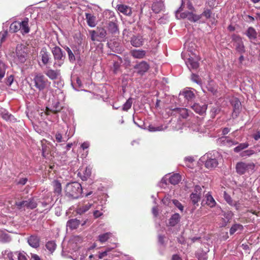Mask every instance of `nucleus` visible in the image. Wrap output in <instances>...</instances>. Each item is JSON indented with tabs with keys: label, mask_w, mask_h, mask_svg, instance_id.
Returning a JSON list of instances; mask_svg holds the SVG:
<instances>
[{
	"label": "nucleus",
	"mask_w": 260,
	"mask_h": 260,
	"mask_svg": "<svg viewBox=\"0 0 260 260\" xmlns=\"http://www.w3.org/2000/svg\"><path fill=\"white\" fill-rule=\"evenodd\" d=\"M220 111V109L217 107H213L211 110V114L212 117H214L217 113Z\"/></svg>",
	"instance_id": "052dcab7"
},
{
	"label": "nucleus",
	"mask_w": 260,
	"mask_h": 260,
	"mask_svg": "<svg viewBox=\"0 0 260 260\" xmlns=\"http://www.w3.org/2000/svg\"><path fill=\"white\" fill-rule=\"evenodd\" d=\"M223 217H222L219 223V226L221 228L225 227L227 225L228 223L232 219L233 214L231 212H224L223 215Z\"/></svg>",
	"instance_id": "6ab92c4d"
},
{
	"label": "nucleus",
	"mask_w": 260,
	"mask_h": 260,
	"mask_svg": "<svg viewBox=\"0 0 260 260\" xmlns=\"http://www.w3.org/2000/svg\"><path fill=\"white\" fill-rule=\"evenodd\" d=\"M98 39L101 40V41H104L106 38L107 35L106 30L103 27L97 28Z\"/></svg>",
	"instance_id": "72a5a7b5"
},
{
	"label": "nucleus",
	"mask_w": 260,
	"mask_h": 260,
	"mask_svg": "<svg viewBox=\"0 0 260 260\" xmlns=\"http://www.w3.org/2000/svg\"><path fill=\"white\" fill-rule=\"evenodd\" d=\"M71 136H69V135L67 137V138L66 140H63V138H62V135L60 133H57L55 135V139H56V140L57 142H66L67 141V140H68L69 139V138L71 137Z\"/></svg>",
	"instance_id": "3c124183"
},
{
	"label": "nucleus",
	"mask_w": 260,
	"mask_h": 260,
	"mask_svg": "<svg viewBox=\"0 0 260 260\" xmlns=\"http://www.w3.org/2000/svg\"><path fill=\"white\" fill-rule=\"evenodd\" d=\"M179 112L180 116L183 118H186L189 116L188 110L186 108L179 109Z\"/></svg>",
	"instance_id": "8fccbe9b"
},
{
	"label": "nucleus",
	"mask_w": 260,
	"mask_h": 260,
	"mask_svg": "<svg viewBox=\"0 0 260 260\" xmlns=\"http://www.w3.org/2000/svg\"><path fill=\"white\" fill-rule=\"evenodd\" d=\"M182 10V6L176 11V17L178 19L187 18L191 22H196L201 19V15L195 14L192 12H185L180 13L179 17V13Z\"/></svg>",
	"instance_id": "39448f33"
},
{
	"label": "nucleus",
	"mask_w": 260,
	"mask_h": 260,
	"mask_svg": "<svg viewBox=\"0 0 260 260\" xmlns=\"http://www.w3.org/2000/svg\"><path fill=\"white\" fill-rule=\"evenodd\" d=\"M245 35L250 40H254L256 38L257 32L255 29L252 27L248 28Z\"/></svg>",
	"instance_id": "7c9ffc66"
},
{
	"label": "nucleus",
	"mask_w": 260,
	"mask_h": 260,
	"mask_svg": "<svg viewBox=\"0 0 260 260\" xmlns=\"http://www.w3.org/2000/svg\"><path fill=\"white\" fill-rule=\"evenodd\" d=\"M232 41L233 42V45L238 52L243 54L245 52L243 42L239 36L234 35L232 36Z\"/></svg>",
	"instance_id": "0eeeda50"
},
{
	"label": "nucleus",
	"mask_w": 260,
	"mask_h": 260,
	"mask_svg": "<svg viewBox=\"0 0 260 260\" xmlns=\"http://www.w3.org/2000/svg\"><path fill=\"white\" fill-rule=\"evenodd\" d=\"M25 49V47L22 45H18L16 47L17 57L21 63H23L26 60L27 53Z\"/></svg>",
	"instance_id": "9b49d317"
},
{
	"label": "nucleus",
	"mask_w": 260,
	"mask_h": 260,
	"mask_svg": "<svg viewBox=\"0 0 260 260\" xmlns=\"http://www.w3.org/2000/svg\"><path fill=\"white\" fill-rule=\"evenodd\" d=\"M15 206L19 210L24 209L25 208L33 209L37 207V203L34 198H30L28 200L16 202Z\"/></svg>",
	"instance_id": "423d86ee"
},
{
	"label": "nucleus",
	"mask_w": 260,
	"mask_h": 260,
	"mask_svg": "<svg viewBox=\"0 0 260 260\" xmlns=\"http://www.w3.org/2000/svg\"><path fill=\"white\" fill-rule=\"evenodd\" d=\"M131 55L135 58L141 59L146 55V51L143 50L134 49L131 51Z\"/></svg>",
	"instance_id": "bb28decb"
},
{
	"label": "nucleus",
	"mask_w": 260,
	"mask_h": 260,
	"mask_svg": "<svg viewBox=\"0 0 260 260\" xmlns=\"http://www.w3.org/2000/svg\"><path fill=\"white\" fill-rule=\"evenodd\" d=\"M180 219V215L178 213H175L170 218L169 224L171 226H175L179 222Z\"/></svg>",
	"instance_id": "2f4dec72"
},
{
	"label": "nucleus",
	"mask_w": 260,
	"mask_h": 260,
	"mask_svg": "<svg viewBox=\"0 0 260 260\" xmlns=\"http://www.w3.org/2000/svg\"><path fill=\"white\" fill-rule=\"evenodd\" d=\"M81 185L77 182L70 183L67 184L65 192L67 196L73 198H78L82 193Z\"/></svg>",
	"instance_id": "f257e3e1"
},
{
	"label": "nucleus",
	"mask_w": 260,
	"mask_h": 260,
	"mask_svg": "<svg viewBox=\"0 0 260 260\" xmlns=\"http://www.w3.org/2000/svg\"><path fill=\"white\" fill-rule=\"evenodd\" d=\"M223 197L226 202L230 205H232L233 201L231 196L228 194L225 191H224Z\"/></svg>",
	"instance_id": "4d7b16f0"
},
{
	"label": "nucleus",
	"mask_w": 260,
	"mask_h": 260,
	"mask_svg": "<svg viewBox=\"0 0 260 260\" xmlns=\"http://www.w3.org/2000/svg\"><path fill=\"white\" fill-rule=\"evenodd\" d=\"M104 17L106 20H108V22H109V21H114L117 20L114 13L110 10H106L104 12Z\"/></svg>",
	"instance_id": "c756f323"
},
{
	"label": "nucleus",
	"mask_w": 260,
	"mask_h": 260,
	"mask_svg": "<svg viewBox=\"0 0 260 260\" xmlns=\"http://www.w3.org/2000/svg\"><path fill=\"white\" fill-rule=\"evenodd\" d=\"M133 104V100L132 98H129L126 102L123 104L122 107V110L127 111L132 107Z\"/></svg>",
	"instance_id": "37998d69"
},
{
	"label": "nucleus",
	"mask_w": 260,
	"mask_h": 260,
	"mask_svg": "<svg viewBox=\"0 0 260 260\" xmlns=\"http://www.w3.org/2000/svg\"><path fill=\"white\" fill-rule=\"evenodd\" d=\"M181 180V176L178 174H175L169 178V182L173 185L178 184Z\"/></svg>",
	"instance_id": "e433bc0d"
},
{
	"label": "nucleus",
	"mask_w": 260,
	"mask_h": 260,
	"mask_svg": "<svg viewBox=\"0 0 260 260\" xmlns=\"http://www.w3.org/2000/svg\"><path fill=\"white\" fill-rule=\"evenodd\" d=\"M61 108H62V107L60 105V103L58 101H55L52 103L51 107H46V112H45L46 114L49 115L50 112H52L55 113H57L61 110Z\"/></svg>",
	"instance_id": "f3484780"
},
{
	"label": "nucleus",
	"mask_w": 260,
	"mask_h": 260,
	"mask_svg": "<svg viewBox=\"0 0 260 260\" xmlns=\"http://www.w3.org/2000/svg\"><path fill=\"white\" fill-rule=\"evenodd\" d=\"M255 165L253 162L246 163L238 162L236 166V172L240 175H243L245 173H253L254 171Z\"/></svg>",
	"instance_id": "20e7f679"
},
{
	"label": "nucleus",
	"mask_w": 260,
	"mask_h": 260,
	"mask_svg": "<svg viewBox=\"0 0 260 260\" xmlns=\"http://www.w3.org/2000/svg\"><path fill=\"white\" fill-rule=\"evenodd\" d=\"M173 204L181 211L183 212L184 210V206L182 204L177 200H173L172 201Z\"/></svg>",
	"instance_id": "603ef678"
},
{
	"label": "nucleus",
	"mask_w": 260,
	"mask_h": 260,
	"mask_svg": "<svg viewBox=\"0 0 260 260\" xmlns=\"http://www.w3.org/2000/svg\"><path fill=\"white\" fill-rule=\"evenodd\" d=\"M111 236L112 233L110 232L102 234L98 236V240L101 243H104L106 242Z\"/></svg>",
	"instance_id": "58836bf2"
},
{
	"label": "nucleus",
	"mask_w": 260,
	"mask_h": 260,
	"mask_svg": "<svg viewBox=\"0 0 260 260\" xmlns=\"http://www.w3.org/2000/svg\"><path fill=\"white\" fill-rule=\"evenodd\" d=\"M231 104L233 107L232 116L233 118L236 117L241 108V103L238 98H233L231 100Z\"/></svg>",
	"instance_id": "f8f14e48"
},
{
	"label": "nucleus",
	"mask_w": 260,
	"mask_h": 260,
	"mask_svg": "<svg viewBox=\"0 0 260 260\" xmlns=\"http://www.w3.org/2000/svg\"><path fill=\"white\" fill-rule=\"evenodd\" d=\"M0 115L6 120L13 121L15 120L14 116L10 114L5 109L0 107Z\"/></svg>",
	"instance_id": "aec40b11"
},
{
	"label": "nucleus",
	"mask_w": 260,
	"mask_h": 260,
	"mask_svg": "<svg viewBox=\"0 0 260 260\" xmlns=\"http://www.w3.org/2000/svg\"><path fill=\"white\" fill-rule=\"evenodd\" d=\"M15 255L18 260H27L25 253L15 252Z\"/></svg>",
	"instance_id": "864d4df0"
},
{
	"label": "nucleus",
	"mask_w": 260,
	"mask_h": 260,
	"mask_svg": "<svg viewBox=\"0 0 260 260\" xmlns=\"http://www.w3.org/2000/svg\"><path fill=\"white\" fill-rule=\"evenodd\" d=\"M51 51L54 59V66L60 67L64 63L66 58V54L62 49L57 46L51 48Z\"/></svg>",
	"instance_id": "7ed1b4c3"
},
{
	"label": "nucleus",
	"mask_w": 260,
	"mask_h": 260,
	"mask_svg": "<svg viewBox=\"0 0 260 260\" xmlns=\"http://www.w3.org/2000/svg\"><path fill=\"white\" fill-rule=\"evenodd\" d=\"M13 81V76H10L7 80L6 84L8 86H10L12 82Z\"/></svg>",
	"instance_id": "338daca9"
},
{
	"label": "nucleus",
	"mask_w": 260,
	"mask_h": 260,
	"mask_svg": "<svg viewBox=\"0 0 260 260\" xmlns=\"http://www.w3.org/2000/svg\"><path fill=\"white\" fill-rule=\"evenodd\" d=\"M7 35V31H1L0 32V39H1V42H3L5 40Z\"/></svg>",
	"instance_id": "e2e57ef3"
},
{
	"label": "nucleus",
	"mask_w": 260,
	"mask_h": 260,
	"mask_svg": "<svg viewBox=\"0 0 260 260\" xmlns=\"http://www.w3.org/2000/svg\"><path fill=\"white\" fill-rule=\"evenodd\" d=\"M211 11L210 10L206 9L200 15H201V18L204 16L206 19H209L211 17Z\"/></svg>",
	"instance_id": "6e6d98bb"
},
{
	"label": "nucleus",
	"mask_w": 260,
	"mask_h": 260,
	"mask_svg": "<svg viewBox=\"0 0 260 260\" xmlns=\"http://www.w3.org/2000/svg\"><path fill=\"white\" fill-rule=\"evenodd\" d=\"M218 165L217 160L215 158H208L205 162V167L209 169H212L216 168Z\"/></svg>",
	"instance_id": "c85d7f7f"
},
{
	"label": "nucleus",
	"mask_w": 260,
	"mask_h": 260,
	"mask_svg": "<svg viewBox=\"0 0 260 260\" xmlns=\"http://www.w3.org/2000/svg\"><path fill=\"white\" fill-rule=\"evenodd\" d=\"M190 198L192 204L195 205L200 200L201 196L198 193L192 192L190 194Z\"/></svg>",
	"instance_id": "ea45409f"
},
{
	"label": "nucleus",
	"mask_w": 260,
	"mask_h": 260,
	"mask_svg": "<svg viewBox=\"0 0 260 260\" xmlns=\"http://www.w3.org/2000/svg\"><path fill=\"white\" fill-rule=\"evenodd\" d=\"M21 29V25L19 21H14L10 26V31L16 32Z\"/></svg>",
	"instance_id": "f704fd0d"
},
{
	"label": "nucleus",
	"mask_w": 260,
	"mask_h": 260,
	"mask_svg": "<svg viewBox=\"0 0 260 260\" xmlns=\"http://www.w3.org/2000/svg\"><path fill=\"white\" fill-rule=\"evenodd\" d=\"M89 33L91 36V39L92 41H97L99 42L101 41L100 39H99L98 36H97L98 30H91L89 31Z\"/></svg>",
	"instance_id": "de8ad7c7"
},
{
	"label": "nucleus",
	"mask_w": 260,
	"mask_h": 260,
	"mask_svg": "<svg viewBox=\"0 0 260 260\" xmlns=\"http://www.w3.org/2000/svg\"><path fill=\"white\" fill-rule=\"evenodd\" d=\"M248 146L249 144L248 143H240L238 145V146H237L234 149V151L235 152H239L241 150L247 148L248 147Z\"/></svg>",
	"instance_id": "79ce46f5"
},
{
	"label": "nucleus",
	"mask_w": 260,
	"mask_h": 260,
	"mask_svg": "<svg viewBox=\"0 0 260 260\" xmlns=\"http://www.w3.org/2000/svg\"><path fill=\"white\" fill-rule=\"evenodd\" d=\"M27 180V178H21L19 179L18 180H16V183L17 185H24L26 183Z\"/></svg>",
	"instance_id": "bf43d9fd"
},
{
	"label": "nucleus",
	"mask_w": 260,
	"mask_h": 260,
	"mask_svg": "<svg viewBox=\"0 0 260 260\" xmlns=\"http://www.w3.org/2000/svg\"><path fill=\"white\" fill-rule=\"evenodd\" d=\"M131 43L135 47H140L144 44V39L140 35L134 36L131 38Z\"/></svg>",
	"instance_id": "a211bd4d"
},
{
	"label": "nucleus",
	"mask_w": 260,
	"mask_h": 260,
	"mask_svg": "<svg viewBox=\"0 0 260 260\" xmlns=\"http://www.w3.org/2000/svg\"><path fill=\"white\" fill-rule=\"evenodd\" d=\"M194 193H198L200 194H202L201 192H202V188L199 185H196L194 187Z\"/></svg>",
	"instance_id": "69168bd1"
},
{
	"label": "nucleus",
	"mask_w": 260,
	"mask_h": 260,
	"mask_svg": "<svg viewBox=\"0 0 260 260\" xmlns=\"http://www.w3.org/2000/svg\"><path fill=\"white\" fill-rule=\"evenodd\" d=\"M189 106L197 113L200 115L204 114L207 110V106L205 104L200 105L198 103H190Z\"/></svg>",
	"instance_id": "4468645a"
},
{
	"label": "nucleus",
	"mask_w": 260,
	"mask_h": 260,
	"mask_svg": "<svg viewBox=\"0 0 260 260\" xmlns=\"http://www.w3.org/2000/svg\"><path fill=\"white\" fill-rule=\"evenodd\" d=\"M193 90V89L187 87L184 88L180 93L184 96L185 100L187 102L188 106L190 105V103H192V101L196 98Z\"/></svg>",
	"instance_id": "1a4fd4ad"
},
{
	"label": "nucleus",
	"mask_w": 260,
	"mask_h": 260,
	"mask_svg": "<svg viewBox=\"0 0 260 260\" xmlns=\"http://www.w3.org/2000/svg\"><path fill=\"white\" fill-rule=\"evenodd\" d=\"M255 153V151L252 149H248L242 152L240 154L241 156L242 157H247L250 156L253 154Z\"/></svg>",
	"instance_id": "a18cd8bd"
},
{
	"label": "nucleus",
	"mask_w": 260,
	"mask_h": 260,
	"mask_svg": "<svg viewBox=\"0 0 260 260\" xmlns=\"http://www.w3.org/2000/svg\"><path fill=\"white\" fill-rule=\"evenodd\" d=\"M136 72L140 75H144L149 69V65L145 61L140 62L134 66Z\"/></svg>",
	"instance_id": "9d476101"
},
{
	"label": "nucleus",
	"mask_w": 260,
	"mask_h": 260,
	"mask_svg": "<svg viewBox=\"0 0 260 260\" xmlns=\"http://www.w3.org/2000/svg\"><path fill=\"white\" fill-rule=\"evenodd\" d=\"M52 185L54 188V192L58 194H60L61 192V185L58 180H54L52 182Z\"/></svg>",
	"instance_id": "4c0bfd02"
},
{
	"label": "nucleus",
	"mask_w": 260,
	"mask_h": 260,
	"mask_svg": "<svg viewBox=\"0 0 260 260\" xmlns=\"http://www.w3.org/2000/svg\"><path fill=\"white\" fill-rule=\"evenodd\" d=\"M85 16L88 26L91 27H95L96 25L95 16L90 13H86Z\"/></svg>",
	"instance_id": "a878e982"
},
{
	"label": "nucleus",
	"mask_w": 260,
	"mask_h": 260,
	"mask_svg": "<svg viewBox=\"0 0 260 260\" xmlns=\"http://www.w3.org/2000/svg\"><path fill=\"white\" fill-rule=\"evenodd\" d=\"M206 199H207V204L210 207H213L215 205L216 202L211 194H206Z\"/></svg>",
	"instance_id": "a19ab883"
},
{
	"label": "nucleus",
	"mask_w": 260,
	"mask_h": 260,
	"mask_svg": "<svg viewBox=\"0 0 260 260\" xmlns=\"http://www.w3.org/2000/svg\"><path fill=\"white\" fill-rule=\"evenodd\" d=\"M218 142L224 145L231 146L238 144V142L233 141L231 139L226 137H222L218 139Z\"/></svg>",
	"instance_id": "412c9836"
},
{
	"label": "nucleus",
	"mask_w": 260,
	"mask_h": 260,
	"mask_svg": "<svg viewBox=\"0 0 260 260\" xmlns=\"http://www.w3.org/2000/svg\"><path fill=\"white\" fill-rule=\"evenodd\" d=\"M199 60L200 58L197 56H195L194 57H189L187 60L185 61V63L190 70L191 69H197L199 67Z\"/></svg>",
	"instance_id": "ddd939ff"
},
{
	"label": "nucleus",
	"mask_w": 260,
	"mask_h": 260,
	"mask_svg": "<svg viewBox=\"0 0 260 260\" xmlns=\"http://www.w3.org/2000/svg\"><path fill=\"white\" fill-rule=\"evenodd\" d=\"M252 137L255 141H257L260 139V131H257L255 133L252 135Z\"/></svg>",
	"instance_id": "0e129e2a"
},
{
	"label": "nucleus",
	"mask_w": 260,
	"mask_h": 260,
	"mask_svg": "<svg viewBox=\"0 0 260 260\" xmlns=\"http://www.w3.org/2000/svg\"><path fill=\"white\" fill-rule=\"evenodd\" d=\"M191 80L197 84H201L202 83L201 80L199 76L194 74H192L191 75Z\"/></svg>",
	"instance_id": "13d9d810"
},
{
	"label": "nucleus",
	"mask_w": 260,
	"mask_h": 260,
	"mask_svg": "<svg viewBox=\"0 0 260 260\" xmlns=\"http://www.w3.org/2000/svg\"><path fill=\"white\" fill-rule=\"evenodd\" d=\"M38 58L41 60L44 66L48 64L51 59L50 53L46 47H43L41 49Z\"/></svg>",
	"instance_id": "6e6552de"
},
{
	"label": "nucleus",
	"mask_w": 260,
	"mask_h": 260,
	"mask_svg": "<svg viewBox=\"0 0 260 260\" xmlns=\"http://www.w3.org/2000/svg\"><path fill=\"white\" fill-rule=\"evenodd\" d=\"M33 82L35 87L40 91L47 88L51 84V82L41 73L35 74Z\"/></svg>",
	"instance_id": "f03ea898"
},
{
	"label": "nucleus",
	"mask_w": 260,
	"mask_h": 260,
	"mask_svg": "<svg viewBox=\"0 0 260 260\" xmlns=\"http://www.w3.org/2000/svg\"><path fill=\"white\" fill-rule=\"evenodd\" d=\"M5 74V67L3 62L0 61V80L4 77Z\"/></svg>",
	"instance_id": "5fc2aeb1"
},
{
	"label": "nucleus",
	"mask_w": 260,
	"mask_h": 260,
	"mask_svg": "<svg viewBox=\"0 0 260 260\" xmlns=\"http://www.w3.org/2000/svg\"><path fill=\"white\" fill-rule=\"evenodd\" d=\"M28 244L34 248H37L39 246L40 239L39 238L34 235L30 236L27 240Z\"/></svg>",
	"instance_id": "5701e85b"
},
{
	"label": "nucleus",
	"mask_w": 260,
	"mask_h": 260,
	"mask_svg": "<svg viewBox=\"0 0 260 260\" xmlns=\"http://www.w3.org/2000/svg\"><path fill=\"white\" fill-rule=\"evenodd\" d=\"M66 50L67 51L68 56L69 59L71 62H74L75 60V57L73 53L70 48L68 47H66L65 48Z\"/></svg>",
	"instance_id": "49530a36"
},
{
	"label": "nucleus",
	"mask_w": 260,
	"mask_h": 260,
	"mask_svg": "<svg viewBox=\"0 0 260 260\" xmlns=\"http://www.w3.org/2000/svg\"><path fill=\"white\" fill-rule=\"evenodd\" d=\"M164 129V128L162 125L155 126L152 125H150L148 126V130L150 132L161 131Z\"/></svg>",
	"instance_id": "09e8293b"
},
{
	"label": "nucleus",
	"mask_w": 260,
	"mask_h": 260,
	"mask_svg": "<svg viewBox=\"0 0 260 260\" xmlns=\"http://www.w3.org/2000/svg\"><path fill=\"white\" fill-rule=\"evenodd\" d=\"M92 206V204L88 203L82 206H79L77 209V213L79 214H82L87 211H88Z\"/></svg>",
	"instance_id": "c9c22d12"
},
{
	"label": "nucleus",
	"mask_w": 260,
	"mask_h": 260,
	"mask_svg": "<svg viewBox=\"0 0 260 260\" xmlns=\"http://www.w3.org/2000/svg\"><path fill=\"white\" fill-rule=\"evenodd\" d=\"M7 255L9 260H16V257L17 256L15 255V252L8 251Z\"/></svg>",
	"instance_id": "680f3d73"
},
{
	"label": "nucleus",
	"mask_w": 260,
	"mask_h": 260,
	"mask_svg": "<svg viewBox=\"0 0 260 260\" xmlns=\"http://www.w3.org/2000/svg\"><path fill=\"white\" fill-rule=\"evenodd\" d=\"M116 8L118 12L126 16H130L132 14V8L128 6L123 4H119L117 5Z\"/></svg>",
	"instance_id": "dca6fc26"
},
{
	"label": "nucleus",
	"mask_w": 260,
	"mask_h": 260,
	"mask_svg": "<svg viewBox=\"0 0 260 260\" xmlns=\"http://www.w3.org/2000/svg\"><path fill=\"white\" fill-rule=\"evenodd\" d=\"M80 224L79 220L74 218L68 220L67 222V226L69 229L73 230L76 229Z\"/></svg>",
	"instance_id": "b1692460"
},
{
	"label": "nucleus",
	"mask_w": 260,
	"mask_h": 260,
	"mask_svg": "<svg viewBox=\"0 0 260 260\" xmlns=\"http://www.w3.org/2000/svg\"><path fill=\"white\" fill-rule=\"evenodd\" d=\"M107 29L108 31L113 35L118 34L119 31L118 25V20L114 21H109L107 24Z\"/></svg>",
	"instance_id": "2eb2a0df"
},
{
	"label": "nucleus",
	"mask_w": 260,
	"mask_h": 260,
	"mask_svg": "<svg viewBox=\"0 0 260 260\" xmlns=\"http://www.w3.org/2000/svg\"><path fill=\"white\" fill-rule=\"evenodd\" d=\"M46 247L48 250L52 252L56 248V244L53 241H49L46 243Z\"/></svg>",
	"instance_id": "c03bdc74"
},
{
	"label": "nucleus",
	"mask_w": 260,
	"mask_h": 260,
	"mask_svg": "<svg viewBox=\"0 0 260 260\" xmlns=\"http://www.w3.org/2000/svg\"><path fill=\"white\" fill-rule=\"evenodd\" d=\"M243 230V226L240 224L236 223L232 225L230 230V234L231 235H233L235 233L241 232Z\"/></svg>",
	"instance_id": "473e14b6"
},
{
	"label": "nucleus",
	"mask_w": 260,
	"mask_h": 260,
	"mask_svg": "<svg viewBox=\"0 0 260 260\" xmlns=\"http://www.w3.org/2000/svg\"><path fill=\"white\" fill-rule=\"evenodd\" d=\"M28 18H25L23 21L20 22L21 25V29H20V30L22 34H27L29 32L30 29L28 26Z\"/></svg>",
	"instance_id": "4be33fe9"
},
{
	"label": "nucleus",
	"mask_w": 260,
	"mask_h": 260,
	"mask_svg": "<svg viewBox=\"0 0 260 260\" xmlns=\"http://www.w3.org/2000/svg\"><path fill=\"white\" fill-rule=\"evenodd\" d=\"M164 8L163 2H154L152 6V10L155 13H158Z\"/></svg>",
	"instance_id": "cd10ccee"
},
{
	"label": "nucleus",
	"mask_w": 260,
	"mask_h": 260,
	"mask_svg": "<svg viewBox=\"0 0 260 260\" xmlns=\"http://www.w3.org/2000/svg\"><path fill=\"white\" fill-rule=\"evenodd\" d=\"M45 74L51 80H55L60 75V71L49 69L45 72Z\"/></svg>",
	"instance_id": "393cba45"
},
{
	"label": "nucleus",
	"mask_w": 260,
	"mask_h": 260,
	"mask_svg": "<svg viewBox=\"0 0 260 260\" xmlns=\"http://www.w3.org/2000/svg\"><path fill=\"white\" fill-rule=\"evenodd\" d=\"M119 64L118 63L115 62L113 64V72L116 74L117 73L119 68Z\"/></svg>",
	"instance_id": "774afa93"
}]
</instances>
